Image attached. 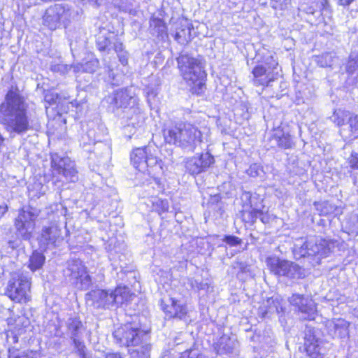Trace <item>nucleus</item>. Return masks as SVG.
Instances as JSON below:
<instances>
[{"label": "nucleus", "instance_id": "nucleus-52", "mask_svg": "<svg viewBox=\"0 0 358 358\" xmlns=\"http://www.w3.org/2000/svg\"><path fill=\"white\" fill-rule=\"evenodd\" d=\"M8 211V206L5 203L0 205V219L5 215Z\"/></svg>", "mask_w": 358, "mask_h": 358}, {"label": "nucleus", "instance_id": "nucleus-27", "mask_svg": "<svg viewBox=\"0 0 358 358\" xmlns=\"http://www.w3.org/2000/svg\"><path fill=\"white\" fill-rule=\"evenodd\" d=\"M115 39V36L113 33L100 34L96 38V45L100 51L109 52L111 49L110 45Z\"/></svg>", "mask_w": 358, "mask_h": 358}, {"label": "nucleus", "instance_id": "nucleus-19", "mask_svg": "<svg viewBox=\"0 0 358 358\" xmlns=\"http://www.w3.org/2000/svg\"><path fill=\"white\" fill-rule=\"evenodd\" d=\"M64 11L60 8V4H55L48 8L43 16V23L50 29L55 30L60 24L59 15Z\"/></svg>", "mask_w": 358, "mask_h": 358}, {"label": "nucleus", "instance_id": "nucleus-53", "mask_svg": "<svg viewBox=\"0 0 358 358\" xmlns=\"http://www.w3.org/2000/svg\"><path fill=\"white\" fill-rule=\"evenodd\" d=\"M354 61L356 64L358 66V52H352L349 56V57H353Z\"/></svg>", "mask_w": 358, "mask_h": 358}, {"label": "nucleus", "instance_id": "nucleus-26", "mask_svg": "<svg viewBox=\"0 0 358 358\" xmlns=\"http://www.w3.org/2000/svg\"><path fill=\"white\" fill-rule=\"evenodd\" d=\"M151 345L150 339L148 341H144L139 345H135L134 347L129 348V352L130 358H150Z\"/></svg>", "mask_w": 358, "mask_h": 358}, {"label": "nucleus", "instance_id": "nucleus-5", "mask_svg": "<svg viewBox=\"0 0 358 358\" xmlns=\"http://www.w3.org/2000/svg\"><path fill=\"white\" fill-rule=\"evenodd\" d=\"M30 288L29 278L22 271H18L11 273L6 289V294L15 302H27L30 298Z\"/></svg>", "mask_w": 358, "mask_h": 358}, {"label": "nucleus", "instance_id": "nucleus-17", "mask_svg": "<svg viewBox=\"0 0 358 358\" xmlns=\"http://www.w3.org/2000/svg\"><path fill=\"white\" fill-rule=\"evenodd\" d=\"M350 323L344 319L338 318L331 321H328L326 327L328 334L333 338H346L349 335Z\"/></svg>", "mask_w": 358, "mask_h": 358}, {"label": "nucleus", "instance_id": "nucleus-21", "mask_svg": "<svg viewBox=\"0 0 358 358\" xmlns=\"http://www.w3.org/2000/svg\"><path fill=\"white\" fill-rule=\"evenodd\" d=\"M266 263L270 271L273 274L288 278L289 261L281 260L277 257H268L266 259Z\"/></svg>", "mask_w": 358, "mask_h": 358}, {"label": "nucleus", "instance_id": "nucleus-28", "mask_svg": "<svg viewBox=\"0 0 358 358\" xmlns=\"http://www.w3.org/2000/svg\"><path fill=\"white\" fill-rule=\"evenodd\" d=\"M150 29L151 33L157 36H163L166 34V26L164 21L157 17H152L150 20Z\"/></svg>", "mask_w": 358, "mask_h": 358}, {"label": "nucleus", "instance_id": "nucleus-11", "mask_svg": "<svg viewBox=\"0 0 358 358\" xmlns=\"http://www.w3.org/2000/svg\"><path fill=\"white\" fill-rule=\"evenodd\" d=\"M214 163V157L208 152L203 153L199 157H192L187 159L185 169L191 175H198L204 172Z\"/></svg>", "mask_w": 358, "mask_h": 358}, {"label": "nucleus", "instance_id": "nucleus-45", "mask_svg": "<svg viewBox=\"0 0 358 358\" xmlns=\"http://www.w3.org/2000/svg\"><path fill=\"white\" fill-rule=\"evenodd\" d=\"M349 163L352 169L358 170V154L352 152L349 159Z\"/></svg>", "mask_w": 358, "mask_h": 358}, {"label": "nucleus", "instance_id": "nucleus-36", "mask_svg": "<svg viewBox=\"0 0 358 358\" xmlns=\"http://www.w3.org/2000/svg\"><path fill=\"white\" fill-rule=\"evenodd\" d=\"M349 113L338 110L334 111L333 115L331 117V120L337 126H342L345 124V120H348Z\"/></svg>", "mask_w": 358, "mask_h": 358}, {"label": "nucleus", "instance_id": "nucleus-56", "mask_svg": "<svg viewBox=\"0 0 358 358\" xmlns=\"http://www.w3.org/2000/svg\"><path fill=\"white\" fill-rule=\"evenodd\" d=\"M97 64H98V62L97 61H94V62H90V63L86 64V65L87 66L93 65V66H96Z\"/></svg>", "mask_w": 358, "mask_h": 358}, {"label": "nucleus", "instance_id": "nucleus-46", "mask_svg": "<svg viewBox=\"0 0 358 358\" xmlns=\"http://www.w3.org/2000/svg\"><path fill=\"white\" fill-rule=\"evenodd\" d=\"M21 241L18 238H15L13 240H9L7 242L8 247L12 250L17 249L20 246Z\"/></svg>", "mask_w": 358, "mask_h": 358}, {"label": "nucleus", "instance_id": "nucleus-29", "mask_svg": "<svg viewBox=\"0 0 358 358\" xmlns=\"http://www.w3.org/2000/svg\"><path fill=\"white\" fill-rule=\"evenodd\" d=\"M336 57L330 52L322 53L315 57L314 61L318 66L322 68L331 67L334 63Z\"/></svg>", "mask_w": 358, "mask_h": 358}, {"label": "nucleus", "instance_id": "nucleus-20", "mask_svg": "<svg viewBox=\"0 0 358 358\" xmlns=\"http://www.w3.org/2000/svg\"><path fill=\"white\" fill-rule=\"evenodd\" d=\"M151 150L155 152V149L152 146H145L143 148H137L134 149L131 154V162L134 166L140 171L145 169V159L148 155H150Z\"/></svg>", "mask_w": 358, "mask_h": 358}, {"label": "nucleus", "instance_id": "nucleus-51", "mask_svg": "<svg viewBox=\"0 0 358 358\" xmlns=\"http://www.w3.org/2000/svg\"><path fill=\"white\" fill-rule=\"evenodd\" d=\"M105 358H124L123 355L119 352H111L106 355Z\"/></svg>", "mask_w": 358, "mask_h": 358}, {"label": "nucleus", "instance_id": "nucleus-39", "mask_svg": "<svg viewBox=\"0 0 358 358\" xmlns=\"http://www.w3.org/2000/svg\"><path fill=\"white\" fill-rule=\"evenodd\" d=\"M189 36H190L189 28L182 29L176 33L175 38L178 43H180L181 44H184L189 40Z\"/></svg>", "mask_w": 358, "mask_h": 358}, {"label": "nucleus", "instance_id": "nucleus-32", "mask_svg": "<svg viewBox=\"0 0 358 358\" xmlns=\"http://www.w3.org/2000/svg\"><path fill=\"white\" fill-rule=\"evenodd\" d=\"M114 303L122 304L129 298V289L125 287H118L114 291H111Z\"/></svg>", "mask_w": 358, "mask_h": 358}, {"label": "nucleus", "instance_id": "nucleus-59", "mask_svg": "<svg viewBox=\"0 0 358 358\" xmlns=\"http://www.w3.org/2000/svg\"><path fill=\"white\" fill-rule=\"evenodd\" d=\"M355 313H356L357 315L358 316V309L357 310H355Z\"/></svg>", "mask_w": 358, "mask_h": 358}, {"label": "nucleus", "instance_id": "nucleus-8", "mask_svg": "<svg viewBox=\"0 0 358 358\" xmlns=\"http://www.w3.org/2000/svg\"><path fill=\"white\" fill-rule=\"evenodd\" d=\"M51 165L53 177L63 176L66 181L76 182L78 179L74 162L68 157H60L57 153L51 155Z\"/></svg>", "mask_w": 358, "mask_h": 358}, {"label": "nucleus", "instance_id": "nucleus-42", "mask_svg": "<svg viewBox=\"0 0 358 358\" xmlns=\"http://www.w3.org/2000/svg\"><path fill=\"white\" fill-rule=\"evenodd\" d=\"M223 241L231 247L237 246L241 243V239L237 236L227 235L224 236Z\"/></svg>", "mask_w": 358, "mask_h": 358}, {"label": "nucleus", "instance_id": "nucleus-54", "mask_svg": "<svg viewBox=\"0 0 358 358\" xmlns=\"http://www.w3.org/2000/svg\"><path fill=\"white\" fill-rule=\"evenodd\" d=\"M354 0H339L340 4L342 6H348Z\"/></svg>", "mask_w": 358, "mask_h": 358}, {"label": "nucleus", "instance_id": "nucleus-43", "mask_svg": "<svg viewBox=\"0 0 358 358\" xmlns=\"http://www.w3.org/2000/svg\"><path fill=\"white\" fill-rule=\"evenodd\" d=\"M354 57H349L348 61L346 64V71L349 74H352L355 73L356 70L358 69V66L356 64V63L354 61Z\"/></svg>", "mask_w": 358, "mask_h": 358}, {"label": "nucleus", "instance_id": "nucleus-33", "mask_svg": "<svg viewBox=\"0 0 358 358\" xmlns=\"http://www.w3.org/2000/svg\"><path fill=\"white\" fill-rule=\"evenodd\" d=\"M289 275H288L289 278L300 279V278H303L306 276V270L303 268L299 266L298 264H296L292 262H289Z\"/></svg>", "mask_w": 358, "mask_h": 358}, {"label": "nucleus", "instance_id": "nucleus-14", "mask_svg": "<svg viewBox=\"0 0 358 358\" xmlns=\"http://www.w3.org/2000/svg\"><path fill=\"white\" fill-rule=\"evenodd\" d=\"M289 303L296 306L298 310L304 314V318L313 320L316 315V310L314 302L301 294H293L289 299Z\"/></svg>", "mask_w": 358, "mask_h": 358}, {"label": "nucleus", "instance_id": "nucleus-50", "mask_svg": "<svg viewBox=\"0 0 358 358\" xmlns=\"http://www.w3.org/2000/svg\"><path fill=\"white\" fill-rule=\"evenodd\" d=\"M189 358H207L204 355L198 353L195 350H191L189 355Z\"/></svg>", "mask_w": 358, "mask_h": 358}, {"label": "nucleus", "instance_id": "nucleus-24", "mask_svg": "<svg viewBox=\"0 0 358 358\" xmlns=\"http://www.w3.org/2000/svg\"><path fill=\"white\" fill-rule=\"evenodd\" d=\"M39 215V210L36 208L28 206H24L20 210L17 216L15 218V220H20L23 222H27L30 224H35L37 217Z\"/></svg>", "mask_w": 358, "mask_h": 358}, {"label": "nucleus", "instance_id": "nucleus-57", "mask_svg": "<svg viewBox=\"0 0 358 358\" xmlns=\"http://www.w3.org/2000/svg\"><path fill=\"white\" fill-rule=\"evenodd\" d=\"M245 196H246V198H250V199H251V196L250 195V194H249V193L245 194Z\"/></svg>", "mask_w": 358, "mask_h": 358}, {"label": "nucleus", "instance_id": "nucleus-40", "mask_svg": "<svg viewBox=\"0 0 358 358\" xmlns=\"http://www.w3.org/2000/svg\"><path fill=\"white\" fill-rule=\"evenodd\" d=\"M80 338L73 339V343L76 350V352L80 356V358H86V347Z\"/></svg>", "mask_w": 358, "mask_h": 358}, {"label": "nucleus", "instance_id": "nucleus-30", "mask_svg": "<svg viewBox=\"0 0 358 358\" xmlns=\"http://www.w3.org/2000/svg\"><path fill=\"white\" fill-rule=\"evenodd\" d=\"M45 259V256L41 252L36 250L29 258V267L32 271L40 269L43 266Z\"/></svg>", "mask_w": 358, "mask_h": 358}, {"label": "nucleus", "instance_id": "nucleus-47", "mask_svg": "<svg viewBox=\"0 0 358 358\" xmlns=\"http://www.w3.org/2000/svg\"><path fill=\"white\" fill-rule=\"evenodd\" d=\"M117 56L119 57V61L120 62V63L124 65V66H126L128 63V54L126 51L123 52H121V53H119L117 54Z\"/></svg>", "mask_w": 358, "mask_h": 358}, {"label": "nucleus", "instance_id": "nucleus-60", "mask_svg": "<svg viewBox=\"0 0 358 358\" xmlns=\"http://www.w3.org/2000/svg\"><path fill=\"white\" fill-rule=\"evenodd\" d=\"M357 223H358V217H357Z\"/></svg>", "mask_w": 358, "mask_h": 358}, {"label": "nucleus", "instance_id": "nucleus-35", "mask_svg": "<svg viewBox=\"0 0 358 358\" xmlns=\"http://www.w3.org/2000/svg\"><path fill=\"white\" fill-rule=\"evenodd\" d=\"M251 210L249 212V216L251 222H255L257 218H259L263 223H267L269 221L268 215L264 213L262 210L253 208L250 202Z\"/></svg>", "mask_w": 358, "mask_h": 358}, {"label": "nucleus", "instance_id": "nucleus-2", "mask_svg": "<svg viewBox=\"0 0 358 358\" xmlns=\"http://www.w3.org/2000/svg\"><path fill=\"white\" fill-rule=\"evenodd\" d=\"M164 136L166 143L192 152L203 141L201 131L197 127L188 122L167 127L164 130Z\"/></svg>", "mask_w": 358, "mask_h": 358}, {"label": "nucleus", "instance_id": "nucleus-4", "mask_svg": "<svg viewBox=\"0 0 358 358\" xmlns=\"http://www.w3.org/2000/svg\"><path fill=\"white\" fill-rule=\"evenodd\" d=\"M334 243L321 238H310L303 243H295L294 254L296 259L313 256L317 257V264L331 252Z\"/></svg>", "mask_w": 358, "mask_h": 358}, {"label": "nucleus", "instance_id": "nucleus-23", "mask_svg": "<svg viewBox=\"0 0 358 358\" xmlns=\"http://www.w3.org/2000/svg\"><path fill=\"white\" fill-rule=\"evenodd\" d=\"M66 326L67 332L72 340L80 338L83 331L84 330V327L78 317H70L66 322Z\"/></svg>", "mask_w": 358, "mask_h": 358}, {"label": "nucleus", "instance_id": "nucleus-13", "mask_svg": "<svg viewBox=\"0 0 358 358\" xmlns=\"http://www.w3.org/2000/svg\"><path fill=\"white\" fill-rule=\"evenodd\" d=\"M322 342L317 338L313 329L306 328L305 331L304 346L310 358H323L324 350L321 346Z\"/></svg>", "mask_w": 358, "mask_h": 358}, {"label": "nucleus", "instance_id": "nucleus-38", "mask_svg": "<svg viewBox=\"0 0 358 358\" xmlns=\"http://www.w3.org/2000/svg\"><path fill=\"white\" fill-rule=\"evenodd\" d=\"M71 66L61 62H52L50 64V70L52 72L58 73L61 75L67 73L71 69Z\"/></svg>", "mask_w": 358, "mask_h": 358}, {"label": "nucleus", "instance_id": "nucleus-18", "mask_svg": "<svg viewBox=\"0 0 358 358\" xmlns=\"http://www.w3.org/2000/svg\"><path fill=\"white\" fill-rule=\"evenodd\" d=\"M271 147H278L282 149L292 148L294 143L289 133H285L280 127L273 130L270 137Z\"/></svg>", "mask_w": 358, "mask_h": 358}, {"label": "nucleus", "instance_id": "nucleus-6", "mask_svg": "<svg viewBox=\"0 0 358 358\" xmlns=\"http://www.w3.org/2000/svg\"><path fill=\"white\" fill-rule=\"evenodd\" d=\"M113 334L117 343L130 348L135 345L148 341L150 339L147 332L134 327L132 324H127L117 328Z\"/></svg>", "mask_w": 358, "mask_h": 358}, {"label": "nucleus", "instance_id": "nucleus-10", "mask_svg": "<svg viewBox=\"0 0 358 358\" xmlns=\"http://www.w3.org/2000/svg\"><path fill=\"white\" fill-rule=\"evenodd\" d=\"M63 241L61 228L56 223H51L49 226H45L42 229L39 238L41 248L46 249L49 247L55 248Z\"/></svg>", "mask_w": 358, "mask_h": 358}, {"label": "nucleus", "instance_id": "nucleus-49", "mask_svg": "<svg viewBox=\"0 0 358 358\" xmlns=\"http://www.w3.org/2000/svg\"><path fill=\"white\" fill-rule=\"evenodd\" d=\"M38 353L37 352H29L27 353H24L21 356H19L17 358H38Z\"/></svg>", "mask_w": 358, "mask_h": 358}, {"label": "nucleus", "instance_id": "nucleus-3", "mask_svg": "<svg viewBox=\"0 0 358 358\" xmlns=\"http://www.w3.org/2000/svg\"><path fill=\"white\" fill-rule=\"evenodd\" d=\"M177 63L180 75L189 85H203L206 73L200 58L182 52L177 58Z\"/></svg>", "mask_w": 358, "mask_h": 358}, {"label": "nucleus", "instance_id": "nucleus-25", "mask_svg": "<svg viewBox=\"0 0 358 358\" xmlns=\"http://www.w3.org/2000/svg\"><path fill=\"white\" fill-rule=\"evenodd\" d=\"M35 224L23 222H22V220H14V227L16 232L22 239L25 241L31 239L35 229Z\"/></svg>", "mask_w": 358, "mask_h": 358}, {"label": "nucleus", "instance_id": "nucleus-55", "mask_svg": "<svg viewBox=\"0 0 358 358\" xmlns=\"http://www.w3.org/2000/svg\"><path fill=\"white\" fill-rule=\"evenodd\" d=\"M241 269L242 270L243 272H247L249 271L247 266H244L242 264H241Z\"/></svg>", "mask_w": 358, "mask_h": 358}, {"label": "nucleus", "instance_id": "nucleus-31", "mask_svg": "<svg viewBox=\"0 0 358 358\" xmlns=\"http://www.w3.org/2000/svg\"><path fill=\"white\" fill-rule=\"evenodd\" d=\"M152 151L153 150H151L150 155H147L145 162V169H153L156 172L159 173L162 171V162L161 159H157Z\"/></svg>", "mask_w": 358, "mask_h": 358}, {"label": "nucleus", "instance_id": "nucleus-41", "mask_svg": "<svg viewBox=\"0 0 358 358\" xmlns=\"http://www.w3.org/2000/svg\"><path fill=\"white\" fill-rule=\"evenodd\" d=\"M348 124L352 132L358 134V115H353L349 113Z\"/></svg>", "mask_w": 358, "mask_h": 358}, {"label": "nucleus", "instance_id": "nucleus-22", "mask_svg": "<svg viewBox=\"0 0 358 358\" xmlns=\"http://www.w3.org/2000/svg\"><path fill=\"white\" fill-rule=\"evenodd\" d=\"M237 345V342L227 335L221 336L215 345V350L220 355L233 353Z\"/></svg>", "mask_w": 358, "mask_h": 358}, {"label": "nucleus", "instance_id": "nucleus-1", "mask_svg": "<svg viewBox=\"0 0 358 358\" xmlns=\"http://www.w3.org/2000/svg\"><path fill=\"white\" fill-rule=\"evenodd\" d=\"M0 115L8 132L22 134L29 128L27 104L17 89L11 87L0 104Z\"/></svg>", "mask_w": 358, "mask_h": 358}, {"label": "nucleus", "instance_id": "nucleus-44", "mask_svg": "<svg viewBox=\"0 0 358 358\" xmlns=\"http://www.w3.org/2000/svg\"><path fill=\"white\" fill-rule=\"evenodd\" d=\"M59 96L56 93H47L45 95V101L48 103L49 105L55 104L57 101Z\"/></svg>", "mask_w": 358, "mask_h": 358}, {"label": "nucleus", "instance_id": "nucleus-58", "mask_svg": "<svg viewBox=\"0 0 358 358\" xmlns=\"http://www.w3.org/2000/svg\"><path fill=\"white\" fill-rule=\"evenodd\" d=\"M109 71H112L111 66H108Z\"/></svg>", "mask_w": 358, "mask_h": 358}, {"label": "nucleus", "instance_id": "nucleus-15", "mask_svg": "<svg viewBox=\"0 0 358 358\" xmlns=\"http://www.w3.org/2000/svg\"><path fill=\"white\" fill-rule=\"evenodd\" d=\"M87 301L96 308H104L106 306L114 304L115 299L112 293L103 289L92 290L87 294Z\"/></svg>", "mask_w": 358, "mask_h": 358}, {"label": "nucleus", "instance_id": "nucleus-34", "mask_svg": "<svg viewBox=\"0 0 358 358\" xmlns=\"http://www.w3.org/2000/svg\"><path fill=\"white\" fill-rule=\"evenodd\" d=\"M60 8L62 10H63L64 12L59 15V18L61 22L64 24L70 22L71 20L75 19L78 14V11L72 10L69 7H66L62 4H60Z\"/></svg>", "mask_w": 358, "mask_h": 358}, {"label": "nucleus", "instance_id": "nucleus-9", "mask_svg": "<svg viewBox=\"0 0 358 358\" xmlns=\"http://www.w3.org/2000/svg\"><path fill=\"white\" fill-rule=\"evenodd\" d=\"M278 62L273 57L266 59L265 64L256 66L252 70L253 84L255 86H268L275 79L273 71L276 69Z\"/></svg>", "mask_w": 358, "mask_h": 358}, {"label": "nucleus", "instance_id": "nucleus-12", "mask_svg": "<svg viewBox=\"0 0 358 358\" xmlns=\"http://www.w3.org/2000/svg\"><path fill=\"white\" fill-rule=\"evenodd\" d=\"M106 101L113 110L125 108L131 103H134L136 98L127 89H120L108 95Z\"/></svg>", "mask_w": 358, "mask_h": 358}, {"label": "nucleus", "instance_id": "nucleus-7", "mask_svg": "<svg viewBox=\"0 0 358 358\" xmlns=\"http://www.w3.org/2000/svg\"><path fill=\"white\" fill-rule=\"evenodd\" d=\"M64 274L66 278H69L70 282L78 289H87L91 284V278L87 273L83 262L79 259L68 262Z\"/></svg>", "mask_w": 358, "mask_h": 358}, {"label": "nucleus", "instance_id": "nucleus-37", "mask_svg": "<svg viewBox=\"0 0 358 358\" xmlns=\"http://www.w3.org/2000/svg\"><path fill=\"white\" fill-rule=\"evenodd\" d=\"M189 283L192 288L198 291L204 290L208 292L210 288H211V290H213V287L210 286V284L208 280H199L197 279L191 278L189 280Z\"/></svg>", "mask_w": 358, "mask_h": 358}, {"label": "nucleus", "instance_id": "nucleus-16", "mask_svg": "<svg viewBox=\"0 0 358 358\" xmlns=\"http://www.w3.org/2000/svg\"><path fill=\"white\" fill-rule=\"evenodd\" d=\"M169 303L164 304V302H162V308L166 313V317L181 320L186 316L187 312L185 305L181 303L173 298H170L169 299Z\"/></svg>", "mask_w": 358, "mask_h": 358}, {"label": "nucleus", "instance_id": "nucleus-48", "mask_svg": "<svg viewBox=\"0 0 358 358\" xmlns=\"http://www.w3.org/2000/svg\"><path fill=\"white\" fill-rule=\"evenodd\" d=\"M115 41H113L114 43V50L117 54L124 52L123 50V45L121 42L117 41V39H114Z\"/></svg>", "mask_w": 358, "mask_h": 358}]
</instances>
